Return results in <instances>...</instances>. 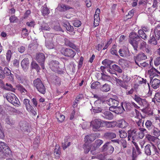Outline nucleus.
Here are the masks:
<instances>
[{"instance_id": "a878e982", "label": "nucleus", "mask_w": 160, "mask_h": 160, "mask_svg": "<svg viewBox=\"0 0 160 160\" xmlns=\"http://www.w3.org/2000/svg\"><path fill=\"white\" fill-rule=\"evenodd\" d=\"M121 107L117 106L115 108V113L117 114H121L124 111H125L123 106L121 104Z\"/></svg>"}, {"instance_id": "ea45409f", "label": "nucleus", "mask_w": 160, "mask_h": 160, "mask_svg": "<svg viewBox=\"0 0 160 160\" xmlns=\"http://www.w3.org/2000/svg\"><path fill=\"white\" fill-rule=\"evenodd\" d=\"M153 132V135L157 137H158L160 135V131L157 128H154Z\"/></svg>"}, {"instance_id": "72a5a7b5", "label": "nucleus", "mask_w": 160, "mask_h": 160, "mask_svg": "<svg viewBox=\"0 0 160 160\" xmlns=\"http://www.w3.org/2000/svg\"><path fill=\"white\" fill-rule=\"evenodd\" d=\"M122 105L123 104L125 108L127 111H129L131 110L132 107H131V103L130 102H125L123 103H122Z\"/></svg>"}, {"instance_id": "c85d7f7f", "label": "nucleus", "mask_w": 160, "mask_h": 160, "mask_svg": "<svg viewBox=\"0 0 160 160\" xmlns=\"http://www.w3.org/2000/svg\"><path fill=\"white\" fill-rule=\"evenodd\" d=\"M128 123L124 120H122L119 121L118 126L122 128H124L127 126Z\"/></svg>"}, {"instance_id": "09e8293b", "label": "nucleus", "mask_w": 160, "mask_h": 160, "mask_svg": "<svg viewBox=\"0 0 160 160\" xmlns=\"http://www.w3.org/2000/svg\"><path fill=\"white\" fill-rule=\"evenodd\" d=\"M100 18H95L94 17V21L93 23V26L94 27H96L98 26L99 23Z\"/></svg>"}, {"instance_id": "c03bdc74", "label": "nucleus", "mask_w": 160, "mask_h": 160, "mask_svg": "<svg viewBox=\"0 0 160 160\" xmlns=\"http://www.w3.org/2000/svg\"><path fill=\"white\" fill-rule=\"evenodd\" d=\"M134 10L132 9L129 11L128 15H126V17L128 19L131 18L133 16L134 13Z\"/></svg>"}, {"instance_id": "2f4dec72", "label": "nucleus", "mask_w": 160, "mask_h": 160, "mask_svg": "<svg viewBox=\"0 0 160 160\" xmlns=\"http://www.w3.org/2000/svg\"><path fill=\"white\" fill-rule=\"evenodd\" d=\"M45 58L44 54L42 53H41V66L43 69H44V62Z\"/></svg>"}, {"instance_id": "0e129e2a", "label": "nucleus", "mask_w": 160, "mask_h": 160, "mask_svg": "<svg viewBox=\"0 0 160 160\" xmlns=\"http://www.w3.org/2000/svg\"><path fill=\"white\" fill-rule=\"evenodd\" d=\"M45 88L43 85V84L42 83V82L41 81V93L44 94L45 92Z\"/></svg>"}, {"instance_id": "cd10ccee", "label": "nucleus", "mask_w": 160, "mask_h": 160, "mask_svg": "<svg viewBox=\"0 0 160 160\" xmlns=\"http://www.w3.org/2000/svg\"><path fill=\"white\" fill-rule=\"evenodd\" d=\"M31 68L32 69L36 70L38 72L39 71V65L35 61H32L31 64Z\"/></svg>"}, {"instance_id": "774afa93", "label": "nucleus", "mask_w": 160, "mask_h": 160, "mask_svg": "<svg viewBox=\"0 0 160 160\" xmlns=\"http://www.w3.org/2000/svg\"><path fill=\"white\" fill-rule=\"evenodd\" d=\"M154 64L156 66L160 64V57H158L154 61Z\"/></svg>"}, {"instance_id": "f8f14e48", "label": "nucleus", "mask_w": 160, "mask_h": 160, "mask_svg": "<svg viewBox=\"0 0 160 160\" xmlns=\"http://www.w3.org/2000/svg\"><path fill=\"white\" fill-rule=\"evenodd\" d=\"M152 78L150 77L151 82H152V86L154 89H156L160 86V80L157 79H154L152 81Z\"/></svg>"}, {"instance_id": "052dcab7", "label": "nucleus", "mask_w": 160, "mask_h": 160, "mask_svg": "<svg viewBox=\"0 0 160 160\" xmlns=\"http://www.w3.org/2000/svg\"><path fill=\"white\" fill-rule=\"evenodd\" d=\"M154 99H155L157 102H160V93H156Z\"/></svg>"}, {"instance_id": "864d4df0", "label": "nucleus", "mask_w": 160, "mask_h": 160, "mask_svg": "<svg viewBox=\"0 0 160 160\" xmlns=\"http://www.w3.org/2000/svg\"><path fill=\"white\" fill-rule=\"evenodd\" d=\"M100 85L99 82L97 81L95 82L92 83L91 85V88L92 89L96 88L98 86Z\"/></svg>"}, {"instance_id": "39448f33", "label": "nucleus", "mask_w": 160, "mask_h": 160, "mask_svg": "<svg viewBox=\"0 0 160 160\" xmlns=\"http://www.w3.org/2000/svg\"><path fill=\"white\" fill-rule=\"evenodd\" d=\"M91 126H92V130L94 131H97L100 127H103V122L99 119H95L91 122Z\"/></svg>"}, {"instance_id": "69168bd1", "label": "nucleus", "mask_w": 160, "mask_h": 160, "mask_svg": "<svg viewBox=\"0 0 160 160\" xmlns=\"http://www.w3.org/2000/svg\"><path fill=\"white\" fill-rule=\"evenodd\" d=\"M4 88L6 90L12 91H14L15 90L14 88H13L12 85L10 84L9 85V86L8 87H4Z\"/></svg>"}, {"instance_id": "a211bd4d", "label": "nucleus", "mask_w": 160, "mask_h": 160, "mask_svg": "<svg viewBox=\"0 0 160 160\" xmlns=\"http://www.w3.org/2000/svg\"><path fill=\"white\" fill-rule=\"evenodd\" d=\"M61 153L60 147L59 146L56 145L54 152V154L55 156V158L57 159L59 158L60 157Z\"/></svg>"}, {"instance_id": "9b49d317", "label": "nucleus", "mask_w": 160, "mask_h": 160, "mask_svg": "<svg viewBox=\"0 0 160 160\" xmlns=\"http://www.w3.org/2000/svg\"><path fill=\"white\" fill-rule=\"evenodd\" d=\"M29 61L28 58H25L23 59L21 62V65L23 69L26 71L29 65Z\"/></svg>"}, {"instance_id": "aec40b11", "label": "nucleus", "mask_w": 160, "mask_h": 160, "mask_svg": "<svg viewBox=\"0 0 160 160\" xmlns=\"http://www.w3.org/2000/svg\"><path fill=\"white\" fill-rule=\"evenodd\" d=\"M110 86L107 83L101 85L100 87V90L103 92H108L110 90Z\"/></svg>"}, {"instance_id": "a18cd8bd", "label": "nucleus", "mask_w": 160, "mask_h": 160, "mask_svg": "<svg viewBox=\"0 0 160 160\" xmlns=\"http://www.w3.org/2000/svg\"><path fill=\"white\" fill-rule=\"evenodd\" d=\"M131 131L132 133V139L134 141L135 139L137 138V133H136L137 131L135 129H133L131 130Z\"/></svg>"}, {"instance_id": "6e6d98bb", "label": "nucleus", "mask_w": 160, "mask_h": 160, "mask_svg": "<svg viewBox=\"0 0 160 160\" xmlns=\"http://www.w3.org/2000/svg\"><path fill=\"white\" fill-rule=\"evenodd\" d=\"M41 29L49 31L50 29V28L49 27L47 23H45L42 26Z\"/></svg>"}, {"instance_id": "5fc2aeb1", "label": "nucleus", "mask_w": 160, "mask_h": 160, "mask_svg": "<svg viewBox=\"0 0 160 160\" xmlns=\"http://www.w3.org/2000/svg\"><path fill=\"white\" fill-rule=\"evenodd\" d=\"M120 137L121 138H124L127 136V133L124 131H119Z\"/></svg>"}, {"instance_id": "bb28decb", "label": "nucleus", "mask_w": 160, "mask_h": 160, "mask_svg": "<svg viewBox=\"0 0 160 160\" xmlns=\"http://www.w3.org/2000/svg\"><path fill=\"white\" fill-rule=\"evenodd\" d=\"M103 141L102 140L98 139L96 140L93 144L94 148H99L100 146L102 143Z\"/></svg>"}, {"instance_id": "7c9ffc66", "label": "nucleus", "mask_w": 160, "mask_h": 160, "mask_svg": "<svg viewBox=\"0 0 160 160\" xmlns=\"http://www.w3.org/2000/svg\"><path fill=\"white\" fill-rule=\"evenodd\" d=\"M42 13L44 16H47L49 13V10L46 6L43 7L42 8Z\"/></svg>"}, {"instance_id": "2eb2a0df", "label": "nucleus", "mask_w": 160, "mask_h": 160, "mask_svg": "<svg viewBox=\"0 0 160 160\" xmlns=\"http://www.w3.org/2000/svg\"><path fill=\"white\" fill-rule=\"evenodd\" d=\"M19 126L21 130L23 132H28V125L26 122L21 121L19 123Z\"/></svg>"}, {"instance_id": "f3484780", "label": "nucleus", "mask_w": 160, "mask_h": 160, "mask_svg": "<svg viewBox=\"0 0 160 160\" xmlns=\"http://www.w3.org/2000/svg\"><path fill=\"white\" fill-rule=\"evenodd\" d=\"M119 102L114 99L110 98L108 99L107 103L110 106L116 107L118 105Z\"/></svg>"}, {"instance_id": "c756f323", "label": "nucleus", "mask_w": 160, "mask_h": 160, "mask_svg": "<svg viewBox=\"0 0 160 160\" xmlns=\"http://www.w3.org/2000/svg\"><path fill=\"white\" fill-rule=\"evenodd\" d=\"M46 47L49 49H52L54 48V45L52 41H46Z\"/></svg>"}, {"instance_id": "4d7b16f0", "label": "nucleus", "mask_w": 160, "mask_h": 160, "mask_svg": "<svg viewBox=\"0 0 160 160\" xmlns=\"http://www.w3.org/2000/svg\"><path fill=\"white\" fill-rule=\"evenodd\" d=\"M103 124L104 123L107 128L112 127V122H111L103 121Z\"/></svg>"}, {"instance_id": "a19ab883", "label": "nucleus", "mask_w": 160, "mask_h": 160, "mask_svg": "<svg viewBox=\"0 0 160 160\" xmlns=\"http://www.w3.org/2000/svg\"><path fill=\"white\" fill-rule=\"evenodd\" d=\"M114 149V148L112 145H109L106 151L108 154H111L113 152Z\"/></svg>"}, {"instance_id": "8fccbe9b", "label": "nucleus", "mask_w": 160, "mask_h": 160, "mask_svg": "<svg viewBox=\"0 0 160 160\" xmlns=\"http://www.w3.org/2000/svg\"><path fill=\"white\" fill-rule=\"evenodd\" d=\"M120 145H122L124 148H126L127 147L126 141L124 139L120 140Z\"/></svg>"}, {"instance_id": "37998d69", "label": "nucleus", "mask_w": 160, "mask_h": 160, "mask_svg": "<svg viewBox=\"0 0 160 160\" xmlns=\"http://www.w3.org/2000/svg\"><path fill=\"white\" fill-rule=\"evenodd\" d=\"M99 106H97L95 108H92V111L93 112L95 113H98L101 112H102V109L98 107Z\"/></svg>"}, {"instance_id": "dca6fc26", "label": "nucleus", "mask_w": 160, "mask_h": 160, "mask_svg": "<svg viewBox=\"0 0 160 160\" xmlns=\"http://www.w3.org/2000/svg\"><path fill=\"white\" fill-rule=\"evenodd\" d=\"M104 137L107 139H111L116 137V134L112 132H107L104 133Z\"/></svg>"}, {"instance_id": "423d86ee", "label": "nucleus", "mask_w": 160, "mask_h": 160, "mask_svg": "<svg viewBox=\"0 0 160 160\" xmlns=\"http://www.w3.org/2000/svg\"><path fill=\"white\" fill-rule=\"evenodd\" d=\"M61 53L65 56L73 58L76 54V52L70 48H62L61 50Z\"/></svg>"}, {"instance_id": "c9c22d12", "label": "nucleus", "mask_w": 160, "mask_h": 160, "mask_svg": "<svg viewBox=\"0 0 160 160\" xmlns=\"http://www.w3.org/2000/svg\"><path fill=\"white\" fill-rule=\"evenodd\" d=\"M112 68L114 70L118 72L119 73H121L122 72V70L120 67L116 64H114L112 66Z\"/></svg>"}, {"instance_id": "58836bf2", "label": "nucleus", "mask_w": 160, "mask_h": 160, "mask_svg": "<svg viewBox=\"0 0 160 160\" xmlns=\"http://www.w3.org/2000/svg\"><path fill=\"white\" fill-rule=\"evenodd\" d=\"M118 52L119 53L120 55L122 57H125L127 55V51L124 49H120Z\"/></svg>"}, {"instance_id": "f03ea898", "label": "nucleus", "mask_w": 160, "mask_h": 160, "mask_svg": "<svg viewBox=\"0 0 160 160\" xmlns=\"http://www.w3.org/2000/svg\"><path fill=\"white\" fill-rule=\"evenodd\" d=\"M3 97L14 106L18 107L20 105V103L18 98L13 93H10L4 95Z\"/></svg>"}, {"instance_id": "e2e57ef3", "label": "nucleus", "mask_w": 160, "mask_h": 160, "mask_svg": "<svg viewBox=\"0 0 160 160\" xmlns=\"http://www.w3.org/2000/svg\"><path fill=\"white\" fill-rule=\"evenodd\" d=\"M104 101L102 100L100 98L96 100L94 102V104L95 106H100V105H99L98 104H101V103H103V102Z\"/></svg>"}, {"instance_id": "de8ad7c7", "label": "nucleus", "mask_w": 160, "mask_h": 160, "mask_svg": "<svg viewBox=\"0 0 160 160\" xmlns=\"http://www.w3.org/2000/svg\"><path fill=\"white\" fill-rule=\"evenodd\" d=\"M64 26L66 27L67 30L69 32H72L73 30V27L70 25L69 23L65 24Z\"/></svg>"}, {"instance_id": "bf43d9fd", "label": "nucleus", "mask_w": 160, "mask_h": 160, "mask_svg": "<svg viewBox=\"0 0 160 160\" xmlns=\"http://www.w3.org/2000/svg\"><path fill=\"white\" fill-rule=\"evenodd\" d=\"M81 24V22L79 20H75L73 23V25L76 27H79Z\"/></svg>"}, {"instance_id": "9d476101", "label": "nucleus", "mask_w": 160, "mask_h": 160, "mask_svg": "<svg viewBox=\"0 0 160 160\" xmlns=\"http://www.w3.org/2000/svg\"><path fill=\"white\" fill-rule=\"evenodd\" d=\"M102 113V116L105 118L111 120L113 118V114L109 111H103Z\"/></svg>"}, {"instance_id": "7ed1b4c3", "label": "nucleus", "mask_w": 160, "mask_h": 160, "mask_svg": "<svg viewBox=\"0 0 160 160\" xmlns=\"http://www.w3.org/2000/svg\"><path fill=\"white\" fill-rule=\"evenodd\" d=\"M122 78V80L120 79L116 78V81L121 87L125 89H127L128 85L127 84L130 81L131 78L128 77L127 75L124 74H123Z\"/></svg>"}, {"instance_id": "603ef678", "label": "nucleus", "mask_w": 160, "mask_h": 160, "mask_svg": "<svg viewBox=\"0 0 160 160\" xmlns=\"http://www.w3.org/2000/svg\"><path fill=\"white\" fill-rule=\"evenodd\" d=\"M84 152L86 153H87L91 150V148L90 146L86 144H84Z\"/></svg>"}, {"instance_id": "5701e85b", "label": "nucleus", "mask_w": 160, "mask_h": 160, "mask_svg": "<svg viewBox=\"0 0 160 160\" xmlns=\"http://www.w3.org/2000/svg\"><path fill=\"white\" fill-rule=\"evenodd\" d=\"M56 117L58 121L60 122H62L65 119V116L61 114L59 112L56 113Z\"/></svg>"}, {"instance_id": "4be33fe9", "label": "nucleus", "mask_w": 160, "mask_h": 160, "mask_svg": "<svg viewBox=\"0 0 160 160\" xmlns=\"http://www.w3.org/2000/svg\"><path fill=\"white\" fill-rule=\"evenodd\" d=\"M65 44L66 46H69L71 48L75 49L76 51H78V48L75 44L71 42L70 41H65Z\"/></svg>"}, {"instance_id": "0eeeda50", "label": "nucleus", "mask_w": 160, "mask_h": 160, "mask_svg": "<svg viewBox=\"0 0 160 160\" xmlns=\"http://www.w3.org/2000/svg\"><path fill=\"white\" fill-rule=\"evenodd\" d=\"M23 103L27 110L35 115L36 112L32 106L30 104V101L28 99H25L23 100Z\"/></svg>"}, {"instance_id": "473e14b6", "label": "nucleus", "mask_w": 160, "mask_h": 160, "mask_svg": "<svg viewBox=\"0 0 160 160\" xmlns=\"http://www.w3.org/2000/svg\"><path fill=\"white\" fill-rule=\"evenodd\" d=\"M130 43L133 46L135 50L137 51L138 42V41H129Z\"/></svg>"}, {"instance_id": "1a4fd4ad", "label": "nucleus", "mask_w": 160, "mask_h": 160, "mask_svg": "<svg viewBox=\"0 0 160 160\" xmlns=\"http://www.w3.org/2000/svg\"><path fill=\"white\" fill-rule=\"evenodd\" d=\"M155 35V38L152 35V38L150 40H157L159 39L160 37V26H157L154 30Z\"/></svg>"}, {"instance_id": "3c124183", "label": "nucleus", "mask_w": 160, "mask_h": 160, "mask_svg": "<svg viewBox=\"0 0 160 160\" xmlns=\"http://www.w3.org/2000/svg\"><path fill=\"white\" fill-rule=\"evenodd\" d=\"M111 142H106L102 147V151H106L108 145L111 143Z\"/></svg>"}, {"instance_id": "412c9836", "label": "nucleus", "mask_w": 160, "mask_h": 160, "mask_svg": "<svg viewBox=\"0 0 160 160\" xmlns=\"http://www.w3.org/2000/svg\"><path fill=\"white\" fill-rule=\"evenodd\" d=\"M34 86L36 88L38 91L40 92V79L38 78L33 81Z\"/></svg>"}, {"instance_id": "338daca9", "label": "nucleus", "mask_w": 160, "mask_h": 160, "mask_svg": "<svg viewBox=\"0 0 160 160\" xmlns=\"http://www.w3.org/2000/svg\"><path fill=\"white\" fill-rule=\"evenodd\" d=\"M100 12V10L99 8H97L95 12L94 17L98 18L99 17V13Z\"/></svg>"}, {"instance_id": "79ce46f5", "label": "nucleus", "mask_w": 160, "mask_h": 160, "mask_svg": "<svg viewBox=\"0 0 160 160\" xmlns=\"http://www.w3.org/2000/svg\"><path fill=\"white\" fill-rule=\"evenodd\" d=\"M110 52L112 54L115 55L116 56H118V53L115 48V45H113L112 48L110 50Z\"/></svg>"}, {"instance_id": "6e6552de", "label": "nucleus", "mask_w": 160, "mask_h": 160, "mask_svg": "<svg viewBox=\"0 0 160 160\" xmlns=\"http://www.w3.org/2000/svg\"><path fill=\"white\" fill-rule=\"evenodd\" d=\"M147 56L143 53H139L137 56L134 57V59L136 64H138V62H141V60H144L147 58Z\"/></svg>"}, {"instance_id": "ddd939ff", "label": "nucleus", "mask_w": 160, "mask_h": 160, "mask_svg": "<svg viewBox=\"0 0 160 160\" xmlns=\"http://www.w3.org/2000/svg\"><path fill=\"white\" fill-rule=\"evenodd\" d=\"M70 9H72L73 8L64 4L59 5L57 8L58 10L61 12H64Z\"/></svg>"}, {"instance_id": "4c0bfd02", "label": "nucleus", "mask_w": 160, "mask_h": 160, "mask_svg": "<svg viewBox=\"0 0 160 160\" xmlns=\"http://www.w3.org/2000/svg\"><path fill=\"white\" fill-rule=\"evenodd\" d=\"M12 55V53L11 50H8L6 53V59L8 62H9L11 59V58Z\"/></svg>"}, {"instance_id": "49530a36", "label": "nucleus", "mask_w": 160, "mask_h": 160, "mask_svg": "<svg viewBox=\"0 0 160 160\" xmlns=\"http://www.w3.org/2000/svg\"><path fill=\"white\" fill-rule=\"evenodd\" d=\"M92 137L91 136L87 135L84 138V141L86 143L87 142H92L93 140L92 139Z\"/></svg>"}, {"instance_id": "f704fd0d", "label": "nucleus", "mask_w": 160, "mask_h": 160, "mask_svg": "<svg viewBox=\"0 0 160 160\" xmlns=\"http://www.w3.org/2000/svg\"><path fill=\"white\" fill-rule=\"evenodd\" d=\"M138 32L140 36V38L141 37L144 40L147 38V35L142 30L140 29L139 30Z\"/></svg>"}, {"instance_id": "4468645a", "label": "nucleus", "mask_w": 160, "mask_h": 160, "mask_svg": "<svg viewBox=\"0 0 160 160\" xmlns=\"http://www.w3.org/2000/svg\"><path fill=\"white\" fill-rule=\"evenodd\" d=\"M0 150L5 152V153L8 152V154L9 152H11L8 146L6 145L5 143L3 142H0Z\"/></svg>"}, {"instance_id": "f257e3e1", "label": "nucleus", "mask_w": 160, "mask_h": 160, "mask_svg": "<svg viewBox=\"0 0 160 160\" xmlns=\"http://www.w3.org/2000/svg\"><path fill=\"white\" fill-rule=\"evenodd\" d=\"M151 144H148L145 147V153L147 156H149L152 154H160V152L158 150L156 147L152 143H151Z\"/></svg>"}, {"instance_id": "13d9d810", "label": "nucleus", "mask_w": 160, "mask_h": 160, "mask_svg": "<svg viewBox=\"0 0 160 160\" xmlns=\"http://www.w3.org/2000/svg\"><path fill=\"white\" fill-rule=\"evenodd\" d=\"M70 142H64L62 143V147L64 150L66 149L68 147H69L70 145Z\"/></svg>"}, {"instance_id": "20e7f679", "label": "nucleus", "mask_w": 160, "mask_h": 160, "mask_svg": "<svg viewBox=\"0 0 160 160\" xmlns=\"http://www.w3.org/2000/svg\"><path fill=\"white\" fill-rule=\"evenodd\" d=\"M49 67L54 72L59 74L62 73L63 71L59 66V62L56 61L52 60L49 63Z\"/></svg>"}, {"instance_id": "6ab92c4d", "label": "nucleus", "mask_w": 160, "mask_h": 160, "mask_svg": "<svg viewBox=\"0 0 160 160\" xmlns=\"http://www.w3.org/2000/svg\"><path fill=\"white\" fill-rule=\"evenodd\" d=\"M6 122L11 126L14 125L15 123V121L10 116H8L5 119Z\"/></svg>"}, {"instance_id": "680f3d73", "label": "nucleus", "mask_w": 160, "mask_h": 160, "mask_svg": "<svg viewBox=\"0 0 160 160\" xmlns=\"http://www.w3.org/2000/svg\"><path fill=\"white\" fill-rule=\"evenodd\" d=\"M145 125L147 128L150 129L152 125V122L150 120H147L145 123Z\"/></svg>"}, {"instance_id": "393cba45", "label": "nucleus", "mask_w": 160, "mask_h": 160, "mask_svg": "<svg viewBox=\"0 0 160 160\" xmlns=\"http://www.w3.org/2000/svg\"><path fill=\"white\" fill-rule=\"evenodd\" d=\"M129 37L131 40H135V39H140L139 36L134 32L131 33Z\"/></svg>"}, {"instance_id": "e433bc0d", "label": "nucleus", "mask_w": 160, "mask_h": 160, "mask_svg": "<svg viewBox=\"0 0 160 160\" xmlns=\"http://www.w3.org/2000/svg\"><path fill=\"white\" fill-rule=\"evenodd\" d=\"M146 138L149 141L153 142H155L158 139L157 138L155 137L154 136H152L149 134L147 135L146 136Z\"/></svg>"}, {"instance_id": "b1692460", "label": "nucleus", "mask_w": 160, "mask_h": 160, "mask_svg": "<svg viewBox=\"0 0 160 160\" xmlns=\"http://www.w3.org/2000/svg\"><path fill=\"white\" fill-rule=\"evenodd\" d=\"M134 99L137 102L139 103L141 105H142V103L143 104V103H145L146 102L145 99H142L136 95H135Z\"/></svg>"}]
</instances>
